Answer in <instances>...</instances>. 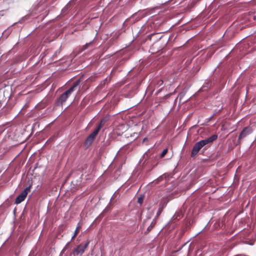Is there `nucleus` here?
<instances>
[{"label":"nucleus","instance_id":"obj_1","mask_svg":"<svg viewBox=\"0 0 256 256\" xmlns=\"http://www.w3.org/2000/svg\"><path fill=\"white\" fill-rule=\"evenodd\" d=\"M80 82V80H78L73 84L69 89L60 95L56 102V104L58 106H62L63 104L66 102L68 98L74 90L75 88L79 85Z\"/></svg>","mask_w":256,"mask_h":256},{"label":"nucleus","instance_id":"obj_2","mask_svg":"<svg viewBox=\"0 0 256 256\" xmlns=\"http://www.w3.org/2000/svg\"><path fill=\"white\" fill-rule=\"evenodd\" d=\"M90 242V240H87L84 244L81 243L78 245L76 248L74 249L71 256H82L84 253L85 250L88 247Z\"/></svg>","mask_w":256,"mask_h":256},{"label":"nucleus","instance_id":"obj_3","mask_svg":"<svg viewBox=\"0 0 256 256\" xmlns=\"http://www.w3.org/2000/svg\"><path fill=\"white\" fill-rule=\"evenodd\" d=\"M40 0H37L34 2L31 8L28 10V14L30 16H34L38 14L44 10V6L40 5Z\"/></svg>","mask_w":256,"mask_h":256},{"label":"nucleus","instance_id":"obj_4","mask_svg":"<svg viewBox=\"0 0 256 256\" xmlns=\"http://www.w3.org/2000/svg\"><path fill=\"white\" fill-rule=\"evenodd\" d=\"M254 130L250 126H247L244 128L240 132L238 136V140L236 142V145L240 144V140H243L248 136L250 135L252 133Z\"/></svg>","mask_w":256,"mask_h":256},{"label":"nucleus","instance_id":"obj_5","mask_svg":"<svg viewBox=\"0 0 256 256\" xmlns=\"http://www.w3.org/2000/svg\"><path fill=\"white\" fill-rule=\"evenodd\" d=\"M146 40H150L151 41L156 42L158 40H162L166 44L169 40V38L161 35L160 34H151L147 36Z\"/></svg>","mask_w":256,"mask_h":256},{"label":"nucleus","instance_id":"obj_6","mask_svg":"<svg viewBox=\"0 0 256 256\" xmlns=\"http://www.w3.org/2000/svg\"><path fill=\"white\" fill-rule=\"evenodd\" d=\"M31 185L26 186L16 198L14 203L18 204L24 200L30 190Z\"/></svg>","mask_w":256,"mask_h":256},{"label":"nucleus","instance_id":"obj_7","mask_svg":"<svg viewBox=\"0 0 256 256\" xmlns=\"http://www.w3.org/2000/svg\"><path fill=\"white\" fill-rule=\"evenodd\" d=\"M218 135L216 134H212L210 137L207 138L205 139L200 140V142L204 146V150H205L207 149L206 145L214 141L218 138Z\"/></svg>","mask_w":256,"mask_h":256},{"label":"nucleus","instance_id":"obj_8","mask_svg":"<svg viewBox=\"0 0 256 256\" xmlns=\"http://www.w3.org/2000/svg\"><path fill=\"white\" fill-rule=\"evenodd\" d=\"M98 132H98L97 130L94 129V130L86 138L84 141V145L87 146H90L94 142Z\"/></svg>","mask_w":256,"mask_h":256},{"label":"nucleus","instance_id":"obj_9","mask_svg":"<svg viewBox=\"0 0 256 256\" xmlns=\"http://www.w3.org/2000/svg\"><path fill=\"white\" fill-rule=\"evenodd\" d=\"M202 148H204V146L200 140L196 142L192 150L190 156L192 158L194 157L198 153L200 150Z\"/></svg>","mask_w":256,"mask_h":256},{"label":"nucleus","instance_id":"obj_10","mask_svg":"<svg viewBox=\"0 0 256 256\" xmlns=\"http://www.w3.org/2000/svg\"><path fill=\"white\" fill-rule=\"evenodd\" d=\"M182 217V212L180 211L176 212L169 222V223L175 224Z\"/></svg>","mask_w":256,"mask_h":256},{"label":"nucleus","instance_id":"obj_11","mask_svg":"<svg viewBox=\"0 0 256 256\" xmlns=\"http://www.w3.org/2000/svg\"><path fill=\"white\" fill-rule=\"evenodd\" d=\"M95 38L93 40H91L89 42L86 43L82 48V50H84L88 48H92L96 46V42L94 40Z\"/></svg>","mask_w":256,"mask_h":256},{"label":"nucleus","instance_id":"obj_12","mask_svg":"<svg viewBox=\"0 0 256 256\" xmlns=\"http://www.w3.org/2000/svg\"><path fill=\"white\" fill-rule=\"evenodd\" d=\"M163 84H164L163 80H158L157 81V82L156 84V88H158L160 87H161V88H160L156 92V95H158L161 92L162 90L164 88V86H162Z\"/></svg>","mask_w":256,"mask_h":256},{"label":"nucleus","instance_id":"obj_13","mask_svg":"<svg viewBox=\"0 0 256 256\" xmlns=\"http://www.w3.org/2000/svg\"><path fill=\"white\" fill-rule=\"evenodd\" d=\"M107 122V119L106 118H102L100 121V122L98 126L95 128L96 130H97L98 132L100 131V130L101 128L104 126L106 123Z\"/></svg>","mask_w":256,"mask_h":256},{"label":"nucleus","instance_id":"obj_14","mask_svg":"<svg viewBox=\"0 0 256 256\" xmlns=\"http://www.w3.org/2000/svg\"><path fill=\"white\" fill-rule=\"evenodd\" d=\"M166 204H167V202H164L162 204H160V207L158 210V212H156V216L155 217L156 218H157L160 216V214L162 213V211L163 208L166 205Z\"/></svg>","mask_w":256,"mask_h":256},{"label":"nucleus","instance_id":"obj_15","mask_svg":"<svg viewBox=\"0 0 256 256\" xmlns=\"http://www.w3.org/2000/svg\"><path fill=\"white\" fill-rule=\"evenodd\" d=\"M79 228H80V226H78L76 228V229L74 232V235L72 236L70 240L66 244V246L63 248V250H62V252H61V254L66 249V246L70 243V242L74 238L76 237V236L77 235L78 232V230H79Z\"/></svg>","mask_w":256,"mask_h":256},{"label":"nucleus","instance_id":"obj_16","mask_svg":"<svg viewBox=\"0 0 256 256\" xmlns=\"http://www.w3.org/2000/svg\"><path fill=\"white\" fill-rule=\"evenodd\" d=\"M11 33V30H8V28L5 30L2 34V36L1 37H3V39H6L8 36Z\"/></svg>","mask_w":256,"mask_h":256},{"label":"nucleus","instance_id":"obj_17","mask_svg":"<svg viewBox=\"0 0 256 256\" xmlns=\"http://www.w3.org/2000/svg\"><path fill=\"white\" fill-rule=\"evenodd\" d=\"M156 218H154L153 220L151 222L150 224L147 228L146 231L145 233H148L152 230V228H154V226H155V224H156Z\"/></svg>","mask_w":256,"mask_h":256},{"label":"nucleus","instance_id":"obj_18","mask_svg":"<svg viewBox=\"0 0 256 256\" xmlns=\"http://www.w3.org/2000/svg\"><path fill=\"white\" fill-rule=\"evenodd\" d=\"M166 178V176L164 174L160 176L158 178L154 180V182L155 184H158L159 182L163 180L164 178Z\"/></svg>","mask_w":256,"mask_h":256},{"label":"nucleus","instance_id":"obj_19","mask_svg":"<svg viewBox=\"0 0 256 256\" xmlns=\"http://www.w3.org/2000/svg\"><path fill=\"white\" fill-rule=\"evenodd\" d=\"M110 206H108L100 214V216H102L104 214L108 212L110 210Z\"/></svg>","mask_w":256,"mask_h":256},{"label":"nucleus","instance_id":"obj_20","mask_svg":"<svg viewBox=\"0 0 256 256\" xmlns=\"http://www.w3.org/2000/svg\"><path fill=\"white\" fill-rule=\"evenodd\" d=\"M144 201V196H140L138 198V202L141 205Z\"/></svg>","mask_w":256,"mask_h":256},{"label":"nucleus","instance_id":"obj_21","mask_svg":"<svg viewBox=\"0 0 256 256\" xmlns=\"http://www.w3.org/2000/svg\"><path fill=\"white\" fill-rule=\"evenodd\" d=\"M68 4H67L62 10V14H64L66 12L68 9Z\"/></svg>","mask_w":256,"mask_h":256},{"label":"nucleus","instance_id":"obj_22","mask_svg":"<svg viewBox=\"0 0 256 256\" xmlns=\"http://www.w3.org/2000/svg\"><path fill=\"white\" fill-rule=\"evenodd\" d=\"M167 152H168V149L167 148L164 149L163 150V151L162 152V153L160 154V157L163 158L166 155V154L167 153Z\"/></svg>","mask_w":256,"mask_h":256},{"label":"nucleus","instance_id":"obj_23","mask_svg":"<svg viewBox=\"0 0 256 256\" xmlns=\"http://www.w3.org/2000/svg\"><path fill=\"white\" fill-rule=\"evenodd\" d=\"M205 88H206V89L208 88H209V84L208 83H206V84L203 86L202 88L204 89V90H206Z\"/></svg>","mask_w":256,"mask_h":256},{"label":"nucleus","instance_id":"obj_24","mask_svg":"<svg viewBox=\"0 0 256 256\" xmlns=\"http://www.w3.org/2000/svg\"><path fill=\"white\" fill-rule=\"evenodd\" d=\"M148 140V138H145L143 139L142 140V142H146V140Z\"/></svg>","mask_w":256,"mask_h":256},{"label":"nucleus","instance_id":"obj_25","mask_svg":"<svg viewBox=\"0 0 256 256\" xmlns=\"http://www.w3.org/2000/svg\"><path fill=\"white\" fill-rule=\"evenodd\" d=\"M156 164H155L154 165L152 168H150V170H148V172L150 171Z\"/></svg>","mask_w":256,"mask_h":256},{"label":"nucleus","instance_id":"obj_26","mask_svg":"<svg viewBox=\"0 0 256 256\" xmlns=\"http://www.w3.org/2000/svg\"><path fill=\"white\" fill-rule=\"evenodd\" d=\"M214 114H212L210 116V119H211V118H212L214 116Z\"/></svg>","mask_w":256,"mask_h":256},{"label":"nucleus","instance_id":"obj_27","mask_svg":"<svg viewBox=\"0 0 256 256\" xmlns=\"http://www.w3.org/2000/svg\"><path fill=\"white\" fill-rule=\"evenodd\" d=\"M134 134H136V136H138V134L137 133H134Z\"/></svg>","mask_w":256,"mask_h":256},{"label":"nucleus","instance_id":"obj_28","mask_svg":"<svg viewBox=\"0 0 256 256\" xmlns=\"http://www.w3.org/2000/svg\"><path fill=\"white\" fill-rule=\"evenodd\" d=\"M206 226L205 227H204V229H203L201 232H202V231L204 228H206Z\"/></svg>","mask_w":256,"mask_h":256}]
</instances>
